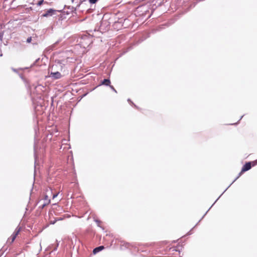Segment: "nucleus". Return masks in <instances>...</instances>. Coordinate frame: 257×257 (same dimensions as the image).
Listing matches in <instances>:
<instances>
[{
  "label": "nucleus",
  "mask_w": 257,
  "mask_h": 257,
  "mask_svg": "<svg viewBox=\"0 0 257 257\" xmlns=\"http://www.w3.org/2000/svg\"><path fill=\"white\" fill-rule=\"evenodd\" d=\"M20 231V228L17 227L14 233L12 234V235L10 236V238L8 239V241L10 242L11 243H12L14 242V241L15 240L17 236L18 235Z\"/></svg>",
  "instance_id": "f257e3e1"
},
{
  "label": "nucleus",
  "mask_w": 257,
  "mask_h": 257,
  "mask_svg": "<svg viewBox=\"0 0 257 257\" xmlns=\"http://www.w3.org/2000/svg\"><path fill=\"white\" fill-rule=\"evenodd\" d=\"M251 167V163L250 162L246 163L242 167L241 172L239 174V176L237 177L238 178L239 176L241 175L242 173L249 170Z\"/></svg>",
  "instance_id": "f03ea898"
},
{
  "label": "nucleus",
  "mask_w": 257,
  "mask_h": 257,
  "mask_svg": "<svg viewBox=\"0 0 257 257\" xmlns=\"http://www.w3.org/2000/svg\"><path fill=\"white\" fill-rule=\"evenodd\" d=\"M49 77L53 79H60L62 77V75L59 72H51L49 75Z\"/></svg>",
  "instance_id": "7ed1b4c3"
},
{
  "label": "nucleus",
  "mask_w": 257,
  "mask_h": 257,
  "mask_svg": "<svg viewBox=\"0 0 257 257\" xmlns=\"http://www.w3.org/2000/svg\"><path fill=\"white\" fill-rule=\"evenodd\" d=\"M101 85H104L106 86H110V81L109 79H105L101 82Z\"/></svg>",
  "instance_id": "20e7f679"
},
{
  "label": "nucleus",
  "mask_w": 257,
  "mask_h": 257,
  "mask_svg": "<svg viewBox=\"0 0 257 257\" xmlns=\"http://www.w3.org/2000/svg\"><path fill=\"white\" fill-rule=\"evenodd\" d=\"M54 11L52 9H50L48 10L45 14H44L42 16L44 17H47L49 16H51L53 13Z\"/></svg>",
  "instance_id": "39448f33"
},
{
  "label": "nucleus",
  "mask_w": 257,
  "mask_h": 257,
  "mask_svg": "<svg viewBox=\"0 0 257 257\" xmlns=\"http://www.w3.org/2000/svg\"><path fill=\"white\" fill-rule=\"evenodd\" d=\"M45 199L46 200V202L42 205V208H44L46 205L48 204L50 202V200L49 199V197L48 195H45Z\"/></svg>",
  "instance_id": "423d86ee"
},
{
  "label": "nucleus",
  "mask_w": 257,
  "mask_h": 257,
  "mask_svg": "<svg viewBox=\"0 0 257 257\" xmlns=\"http://www.w3.org/2000/svg\"><path fill=\"white\" fill-rule=\"evenodd\" d=\"M103 248H104L103 246H99L93 249V252L94 253H96L98 252L99 251L102 250Z\"/></svg>",
  "instance_id": "0eeeda50"
},
{
  "label": "nucleus",
  "mask_w": 257,
  "mask_h": 257,
  "mask_svg": "<svg viewBox=\"0 0 257 257\" xmlns=\"http://www.w3.org/2000/svg\"><path fill=\"white\" fill-rule=\"evenodd\" d=\"M98 0H89V2L90 4H95Z\"/></svg>",
  "instance_id": "6e6552de"
},
{
  "label": "nucleus",
  "mask_w": 257,
  "mask_h": 257,
  "mask_svg": "<svg viewBox=\"0 0 257 257\" xmlns=\"http://www.w3.org/2000/svg\"><path fill=\"white\" fill-rule=\"evenodd\" d=\"M31 41H32V37H29V38H27V42L28 43H31Z\"/></svg>",
  "instance_id": "1a4fd4ad"
},
{
  "label": "nucleus",
  "mask_w": 257,
  "mask_h": 257,
  "mask_svg": "<svg viewBox=\"0 0 257 257\" xmlns=\"http://www.w3.org/2000/svg\"><path fill=\"white\" fill-rule=\"evenodd\" d=\"M109 86L112 90H113L115 92H116V90L115 89L113 86L110 85Z\"/></svg>",
  "instance_id": "9d476101"
},
{
  "label": "nucleus",
  "mask_w": 257,
  "mask_h": 257,
  "mask_svg": "<svg viewBox=\"0 0 257 257\" xmlns=\"http://www.w3.org/2000/svg\"><path fill=\"white\" fill-rule=\"evenodd\" d=\"M43 3V1H39L38 3V6H41Z\"/></svg>",
  "instance_id": "9b49d317"
},
{
  "label": "nucleus",
  "mask_w": 257,
  "mask_h": 257,
  "mask_svg": "<svg viewBox=\"0 0 257 257\" xmlns=\"http://www.w3.org/2000/svg\"><path fill=\"white\" fill-rule=\"evenodd\" d=\"M58 195V194L56 193V194H54L53 195V198H55V197H56Z\"/></svg>",
  "instance_id": "f8f14e48"
},
{
  "label": "nucleus",
  "mask_w": 257,
  "mask_h": 257,
  "mask_svg": "<svg viewBox=\"0 0 257 257\" xmlns=\"http://www.w3.org/2000/svg\"><path fill=\"white\" fill-rule=\"evenodd\" d=\"M72 159H73V158H72V156H70V158H68V160H70V161H71Z\"/></svg>",
  "instance_id": "ddd939ff"
},
{
  "label": "nucleus",
  "mask_w": 257,
  "mask_h": 257,
  "mask_svg": "<svg viewBox=\"0 0 257 257\" xmlns=\"http://www.w3.org/2000/svg\"><path fill=\"white\" fill-rule=\"evenodd\" d=\"M255 161H257V159Z\"/></svg>",
  "instance_id": "4468645a"
}]
</instances>
